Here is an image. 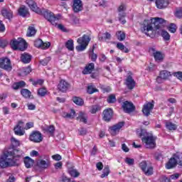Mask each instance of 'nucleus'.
<instances>
[{
  "label": "nucleus",
  "instance_id": "obj_1",
  "mask_svg": "<svg viewBox=\"0 0 182 182\" xmlns=\"http://www.w3.org/2000/svg\"><path fill=\"white\" fill-rule=\"evenodd\" d=\"M21 159H22V151H14V156L9 154V152H8L1 157L0 167L1 168H6L9 166H19L21 164Z\"/></svg>",
  "mask_w": 182,
  "mask_h": 182
},
{
  "label": "nucleus",
  "instance_id": "obj_2",
  "mask_svg": "<svg viewBox=\"0 0 182 182\" xmlns=\"http://www.w3.org/2000/svg\"><path fill=\"white\" fill-rule=\"evenodd\" d=\"M153 19L155 20L154 23V25H156V26H159V25H164V23H166V20L159 17L151 18L150 20H145L143 22L142 26L141 27V32H143V33H145V35L149 36V32H152Z\"/></svg>",
  "mask_w": 182,
  "mask_h": 182
},
{
  "label": "nucleus",
  "instance_id": "obj_3",
  "mask_svg": "<svg viewBox=\"0 0 182 182\" xmlns=\"http://www.w3.org/2000/svg\"><path fill=\"white\" fill-rule=\"evenodd\" d=\"M139 137L141 138V141L145 144L146 149H156V136L153 134L147 133L144 129L141 130L140 133H138Z\"/></svg>",
  "mask_w": 182,
  "mask_h": 182
},
{
  "label": "nucleus",
  "instance_id": "obj_4",
  "mask_svg": "<svg viewBox=\"0 0 182 182\" xmlns=\"http://www.w3.org/2000/svg\"><path fill=\"white\" fill-rule=\"evenodd\" d=\"M13 50H26L28 48V43L22 38H13L11 40L9 43Z\"/></svg>",
  "mask_w": 182,
  "mask_h": 182
},
{
  "label": "nucleus",
  "instance_id": "obj_5",
  "mask_svg": "<svg viewBox=\"0 0 182 182\" xmlns=\"http://www.w3.org/2000/svg\"><path fill=\"white\" fill-rule=\"evenodd\" d=\"M77 42L79 45L76 46V50L77 52H83L87 48L89 42H90V37L84 34L82 37L77 38Z\"/></svg>",
  "mask_w": 182,
  "mask_h": 182
},
{
  "label": "nucleus",
  "instance_id": "obj_6",
  "mask_svg": "<svg viewBox=\"0 0 182 182\" xmlns=\"http://www.w3.org/2000/svg\"><path fill=\"white\" fill-rule=\"evenodd\" d=\"M43 15L44 18L53 25V26H56L58 25V21H59V18H58L56 16H55V14L48 10V9H43V11L41 10V13L38 14L39 15Z\"/></svg>",
  "mask_w": 182,
  "mask_h": 182
},
{
  "label": "nucleus",
  "instance_id": "obj_7",
  "mask_svg": "<svg viewBox=\"0 0 182 182\" xmlns=\"http://www.w3.org/2000/svg\"><path fill=\"white\" fill-rule=\"evenodd\" d=\"M139 168L145 176H153V166H151V164L147 163L146 161H142L139 164Z\"/></svg>",
  "mask_w": 182,
  "mask_h": 182
},
{
  "label": "nucleus",
  "instance_id": "obj_8",
  "mask_svg": "<svg viewBox=\"0 0 182 182\" xmlns=\"http://www.w3.org/2000/svg\"><path fill=\"white\" fill-rule=\"evenodd\" d=\"M0 68L7 72L12 70V65H11V60L6 57L0 58Z\"/></svg>",
  "mask_w": 182,
  "mask_h": 182
},
{
  "label": "nucleus",
  "instance_id": "obj_9",
  "mask_svg": "<svg viewBox=\"0 0 182 182\" xmlns=\"http://www.w3.org/2000/svg\"><path fill=\"white\" fill-rule=\"evenodd\" d=\"M29 140L33 143H41L43 140L42 133L39 131L33 132L29 136Z\"/></svg>",
  "mask_w": 182,
  "mask_h": 182
},
{
  "label": "nucleus",
  "instance_id": "obj_10",
  "mask_svg": "<svg viewBox=\"0 0 182 182\" xmlns=\"http://www.w3.org/2000/svg\"><path fill=\"white\" fill-rule=\"evenodd\" d=\"M23 122L20 120L14 128V132L16 136H23L25 134V127H23Z\"/></svg>",
  "mask_w": 182,
  "mask_h": 182
},
{
  "label": "nucleus",
  "instance_id": "obj_11",
  "mask_svg": "<svg viewBox=\"0 0 182 182\" xmlns=\"http://www.w3.org/2000/svg\"><path fill=\"white\" fill-rule=\"evenodd\" d=\"M72 8L75 14L83 11V3L82 2V0H73Z\"/></svg>",
  "mask_w": 182,
  "mask_h": 182
},
{
  "label": "nucleus",
  "instance_id": "obj_12",
  "mask_svg": "<svg viewBox=\"0 0 182 182\" xmlns=\"http://www.w3.org/2000/svg\"><path fill=\"white\" fill-rule=\"evenodd\" d=\"M123 126H124V122H121L109 127V132L112 136H116V134H117L120 132V129H122Z\"/></svg>",
  "mask_w": 182,
  "mask_h": 182
},
{
  "label": "nucleus",
  "instance_id": "obj_13",
  "mask_svg": "<svg viewBox=\"0 0 182 182\" xmlns=\"http://www.w3.org/2000/svg\"><path fill=\"white\" fill-rule=\"evenodd\" d=\"M122 109L125 113H132V112H134L136 107L133 103L125 101L122 103Z\"/></svg>",
  "mask_w": 182,
  "mask_h": 182
},
{
  "label": "nucleus",
  "instance_id": "obj_14",
  "mask_svg": "<svg viewBox=\"0 0 182 182\" xmlns=\"http://www.w3.org/2000/svg\"><path fill=\"white\" fill-rule=\"evenodd\" d=\"M102 115V119L105 122H110L113 117V109L112 108L105 109Z\"/></svg>",
  "mask_w": 182,
  "mask_h": 182
},
{
  "label": "nucleus",
  "instance_id": "obj_15",
  "mask_svg": "<svg viewBox=\"0 0 182 182\" xmlns=\"http://www.w3.org/2000/svg\"><path fill=\"white\" fill-rule=\"evenodd\" d=\"M34 46L36 48H41V49H48L50 47V43L46 42L44 43L42 39H37L34 41Z\"/></svg>",
  "mask_w": 182,
  "mask_h": 182
},
{
  "label": "nucleus",
  "instance_id": "obj_16",
  "mask_svg": "<svg viewBox=\"0 0 182 182\" xmlns=\"http://www.w3.org/2000/svg\"><path fill=\"white\" fill-rule=\"evenodd\" d=\"M37 166L39 168L46 169L50 166V161H49V156H46V160L41 159L37 162Z\"/></svg>",
  "mask_w": 182,
  "mask_h": 182
},
{
  "label": "nucleus",
  "instance_id": "obj_17",
  "mask_svg": "<svg viewBox=\"0 0 182 182\" xmlns=\"http://www.w3.org/2000/svg\"><path fill=\"white\" fill-rule=\"evenodd\" d=\"M26 2L31 11L36 12V14H41V9L38 7V5L33 0H26Z\"/></svg>",
  "mask_w": 182,
  "mask_h": 182
},
{
  "label": "nucleus",
  "instance_id": "obj_18",
  "mask_svg": "<svg viewBox=\"0 0 182 182\" xmlns=\"http://www.w3.org/2000/svg\"><path fill=\"white\" fill-rule=\"evenodd\" d=\"M69 87H70V85L64 80H61L58 85V90H60V92H63V93H65Z\"/></svg>",
  "mask_w": 182,
  "mask_h": 182
},
{
  "label": "nucleus",
  "instance_id": "obj_19",
  "mask_svg": "<svg viewBox=\"0 0 182 182\" xmlns=\"http://www.w3.org/2000/svg\"><path fill=\"white\" fill-rule=\"evenodd\" d=\"M2 16L5 18V19H9V21H11L12 18H14V12L11 11V9L3 8L1 11Z\"/></svg>",
  "mask_w": 182,
  "mask_h": 182
},
{
  "label": "nucleus",
  "instance_id": "obj_20",
  "mask_svg": "<svg viewBox=\"0 0 182 182\" xmlns=\"http://www.w3.org/2000/svg\"><path fill=\"white\" fill-rule=\"evenodd\" d=\"M154 107V105L151 102H148L146 105H144L142 109V112L144 116H146V117L150 116V112L153 110Z\"/></svg>",
  "mask_w": 182,
  "mask_h": 182
},
{
  "label": "nucleus",
  "instance_id": "obj_21",
  "mask_svg": "<svg viewBox=\"0 0 182 182\" xmlns=\"http://www.w3.org/2000/svg\"><path fill=\"white\" fill-rule=\"evenodd\" d=\"M125 85L129 90H132L136 87V81H134L132 75H128L126 79Z\"/></svg>",
  "mask_w": 182,
  "mask_h": 182
},
{
  "label": "nucleus",
  "instance_id": "obj_22",
  "mask_svg": "<svg viewBox=\"0 0 182 182\" xmlns=\"http://www.w3.org/2000/svg\"><path fill=\"white\" fill-rule=\"evenodd\" d=\"M20 59L23 63H31V60H32V55L28 53H23L21 55Z\"/></svg>",
  "mask_w": 182,
  "mask_h": 182
},
{
  "label": "nucleus",
  "instance_id": "obj_23",
  "mask_svg": "<svg viewBox=\"0 0 182 182\" xmlns=\"http://www.w3.org/2000/svg\"><path fill=\"white\" fill-rule=\"evenodd\" d=\"M156 6L159 9H164L168 6V0H156Z\"/></svg>",
  "mask_w": 182,
  "mask_h": 182
},
{
  "label": "nucleus",
  "instance_id": "obj_24",
  "mask_svg": "<svg viewBox=\"0 0 182 182\" xmlns=\"http://www.w3.org/2000/svg\"><path fill=\"white\" fill-rule=\"evenodd\" d=\"M95 70V63H91L85 66L82 70L83 75H90Z\"/></svg>",
  "mask_w": 182,
  "mask_h": 182
},
{
  "label": "nucleus",
  "instance_id": "obj_25",
  "mask_svg": "<svg viewBox=\"0 0 182 182\" xmlns=\"http://www.w3.org/2000/svg\"><path fill=\"white\" fill-rule=\"evenodd\" d=\"M151 50L153 52L155 60L158 62H161V60H163V54L160 51H156L154 48H151Z\"/></svg>",
  "mask_w": 182,
  "mask_h": 182
},
{
  "label": "nucleus",
  "instance_id": "obj_26",
  "mask_svg": "<svg viewBox=\"0 0 182 182\" xmlns=\"http://www.w3.org/2000/svg\"><path fill=\"white\" fill-rule=\"evenodd\" d=\"M177 161H176V158L172 157L169 159V161L166 164V167L168 170H170V168H174L176 166H177Z\"/></svg>",
  "mask_w": 182,
  "mask_h": 182
},
{
  "label": "nucleus",
  "instance_id": "obj_27",
  "mask_svg": "<svg viewBox=\"0 0 182 182\" xmlns=\"http://www.w3.org/2000/svg\"><path fill=\"white\" fill-rule=\"evenodd\" d=\"M21 95H22L23 97H25V99H33V96H32V93L28 89H21Z\"/></svg>",
  "mask_w": 182,
  "mask_h": 182
},
{
  "label": "nucleus",
  "instance_id": "obj_28",
  "mask_svg": "<svg viewBox=\"0 0 182 182\" xmlns=\"http://www.w3.org/2000/svg\"><path fill=\"white\" fill-rule=\"evenodd\" d=\"M24 164L26 167V168H31V167H32V166H33V164L35 163V161L32 159H31V157L29 156H26L24 158Z\"/></svg>",
  "mask_w": 182,
  "mask_h": 182
},
{
  "label": "nucleus",
  "instance_id": "obj_29",
  "mask_svg": "<svg viewBox=\"0 0 182 182\" xmlns=\"http://www.w3.org/2000/svg\"><path fill=\"white\" fill-rule=\"evenodd\" d=\"M77 120H80V122H82V123H87V114L80 112L78 117H77Z\"/></svg>",
  "mask_w": 182,
  "mask_h": 182
},
{
  "label": "nucleus",
  "instance_id": "obj_30",
  "mask_svg": "<svg viewBox=\"0 0 182 182\" xmlns=\"http://www.w3.org/2000/svg\"><path fill=\"white\" fill-rule=\"evenodd\" d=\"M28 14L29 11L25 6H22L19 8L18 15H20V16H23V18H25V16H26V15H28Z\"/></svg>",
  "mask_w": 182,
  "mask_h": 182
},
{
  "label": "nucleus",
  "instance_id": "obj_31",
  "mask_svg": "<svg viewBox=\"0 0 182 182\" xmlns=\"http://www.w3.org/2000/svg\"><path fill=\"white\" fill-rule=\"evenodd\" d=\"M75 114H76V112H75L74 109H71L70 113L63 112L62 116L64 119H73V117H75Z\"/></svg>",
  "mask_w": 182,
  "mask_h": 182
},
{
  "label": "nucleus",
  "instance_id": "obj_32",
  "mask_svg": "<svg viewBox=\"0 0 182 182\" xmlns=\"http://www.w3.org/2000/svg\"><path fill=\"white\" fill-rule=\"evenodd\" d=\"M68 173L71 177H74V178H76L77 177H79L80 176V173L77 171V170L73 168H70L68 169Z\"/></svg>",
  "mask_w": 182,
  "mask_h": 182
},
{
  "label": "nucleus",
  "instance_id": "obj_33",
  "mask_svg": "<svg viewBox=\"0 0 182 182\" xmlns=\"http://www.w3.org/2000/svg\"><path fill=\"white\" fill-rule=\"evenodd\" d=\"M73 102L75 103L77 106H83L85 103L83 100L79 97H73Z\"/></svg>",
  "mask_w": 182,
  "mask_h": 182
},
{
  "label": "nucleus",
  "instance_id": "obj_34",
  "mask_svg": "<svg viewBox=\"0 0 182 182\" xmlns=\"http://www.w3.org/2000/svg\"><path fill=\"white\" fill-rule=\"evenodd\" d=\"M110 38H112V35H110L109 32H106L103 33L102 36L99 35V41H105L109 40Z\"/></svg>",
  "mask_w": 182,
  "mask_h": 182
},
{
  "label": "nucleus",
  "instance_id": "obj_35",
  "mask_svg": "<svg viewBox=\"0 0 182 182\" xmlns=\"http://www.w3.org/2000/svg\"><path fill=\"white\" fill-rule=\"evenodd\" d=\"M36 34V29H35V27L30 26L28 28L26 36H35Z\"/></svg>",
  "mask_w": 182,
  "mask_h": 182
},
{
  "label": "nucleus",
  "instance_id": "obj_36",
  "mask_svg": "<svg viewBox=\"0 0 182 182\" xmlns=\"http://www.w3.org/2000/svg\"><path fill=\"white\" fill-rule=\"evenodd\" d=\"M159 76L164 79V80H166V79H168V77L171 76L170 72L167 70H162L160 72Z\"/></svg>",
  "mask_w": 182,
  "mask_h": 182
},
{
  "label": "nucleus",
  "instance_id": "obj_37",
  "mask_svg": "<svg viewBox=\"0 0 182 182\" xmlns=\"http://www.w3.org/2000/svg\"><path fill=\"white\" fill-rule=\"evenodd\" d=\"M173 157L178 166H182V153H177Z\"/></svg>",
  "mask_w": 182,
  "mask_h": 182
},
{
  "label": "nucleus",
  "instance_id": "obj_38",
  "mask_svg": "<svg viewBox=\"0 0 182 182\" xmlns=\"http://www.w3.org/2000/svg\"><path fill=\"white\" fill-rule=\"evenodd\" d=\"M117 48L119 49V50H122V52H124V53H129V48H126L124 45H123L122 43H118L117 44Z\"/></svg>",
  "mask_w": 182,
  "mask_h": 182
},
{
  "label": "nucleus",
  "instance_id": "obj_39",
  "mask_svg": "<svg viewBox=\"0 0 182 182\" xmlns=\"http://www.w3.org/2000/svg\"><path fill=\"white\" fill-rule=\"evenodd\" d=\"M165 125L168 130H176L177 129V125L170 122H166Z\"/></svg>",
  "mask_w": 182,
  "mask_h": 182
},
{
  "label": "nucleus",
  "instance_id": "obj_40",
  "mask_svg": "<svg viewBox=\"0 0 182 182\" xmlns=\"http://www.w3.org/2000/svg\"><path fill=\"white\" fill-rule=\"evenodd\" d=\"M107 103H109V104L116 103L117 102L116 95L114 94L109 95L107 99Z\"/></svg>",
  "mask_w": 182,
  "mask_h": 182
},
{
  "label": "nucleus",
  "instance_id": "obj_41",
  "mask_svg": "<svg viewBox=\"0 0 182 182\" xmlns=\"http://www.w3.org/2000/svg\"><path fill=\"white\" fill-rule=\"evenodd\" d=\"M110 173V169L109 168V166H107L104 168L102 174L101 175V178H105V177H107Z\"/></svg>",
  "mask_w": 182,
  "mask_h": 182
},
{
  "label": "nucleus",
  "instance_id": "obj_42",
  "mask_svg": "<svg viewBox=\"0 0 182 182\" xmlns=\"http://www.w3.org/2000/svg\"><path fill=\"white\" fill-rule=\"evenodd\" d=\"M65 47L68 50H73L75 47H73V40H68L65 43Z\"/></svg>",
  "mask_w": 182,
  "mask_h": 182
},
{
  "label": "nucleus",
  "instance_id": "obj_43",
  "mask_svg": "<svg viewBox=\"0 0 182 182\" xmlns=\"http://www.w3.org/2000/svg\"><path fill=\"white\" fill-rule=\"evenodd\" d=\"M95 48H96L95 46H92V48L90 50V52L91 54V60L92 62H96V60L97 59V54H95Z\"/></svg>",
  "mask_w": 182,
  "mask_h": 182
},
{
  "label": "nucleus",
  "instance_id": "obj_44",
  "mask_svg": "<svg viewBox=\"0 0 182 182\" xmlns=\"http://www.w3.org/2000/svg\"><path fill=\"white\" fill-rule=\"evenodd\" d=\"M117 36L118 41H124V39H126V33H124V32L119 31L117 33Z\"/></svg>",
  "mask_w": 182,
  "mask_h": 182
},
{
  "label": "nucleus",
  "instance_id": "obj_45",
  "mask_svg": "<svg viewBox=\"0 0 182 182\" xmlns=\"http://www.w3.org/2000/svg\"><path fill=\"white\" fill-rule=\"evenodd\" d=\"M100 105H92L91 107L90 113L92 114H95L97 112H99L100 110Z\"/></svg>",
  "mask_w": 182,
  "mask_h": 182
},
{
  "label": "nucleus",
  "instance_id": "obj_46",
  "mask_svg": "<svg viewBox=\"0 0 182 182\" xmlns=\"http://www.w3.org/2000/svg\"><path fill=\"white\" fill-rule=\"evenodd\" d=\"M51 59L52 58L50 57H47V58L40 60V63L43 66H46L48 65V63H49V62H50Z\"/></svg>",
  "mask_w": 182,
  "mask_h": 182
},
{
  "label": "nucleus",
  "instance_id": "obj_47",
  "mask_svg": "<svg viewBox=\"0 0 182 182\" xmlns=\"http://www.w3.org/2000/svg\"><path fill=\"white\" fill-rule=\"evenodd\" d=\"M31 72H32V68H31V66H28L26 68H23L22 74L24 76H26V75H29Z\"/></svg>",
  "mask_w": 182,
  "mask_h": 182
},
{
  "label": "nucleus",
  "instance_id": "obj_48",
  "mask_svg": "<svg viewBox=\"0 0 182 182\" xmlns=\"http://www.w3.org/2000/svg\"><path fill=\"white\" fill-rule=\"evenodd\" d=\"M161 36L165 41H170V34L166 31H161Z\"/></svg>",
  "mask_w": 182,
  "mask_h": 182
},
{
  "label": "nucleus",
  "instance_id": "obj_49",
  "mask_svg": "<svg viewBox=\"0 0 182 182\" xmlns=\"http://www.w3.org/2000/svg\"><path fill=\"white\" fill-rule=\"evenodd\" d=\"M11 141L14 147H19L21 146V142L14 137L11 138Z\"/></svg>",
  "mask_w": 182,
  "mask_h": 182
},
{
  "label": "nucleus",
  "instance_id": "obj_50",
  "mask_svg": "<svg viewBox=\"0 0 182 182\" xmlns=\"http://www.w3.org/2000/svg\"><path fill=\"white\" fill-rule=\"evenodd\" d=\"M168 31L169 32H171V33H176V31H177V27L176 26V24L171 23L168 26Z\"/></svg>",
  "mask_w": 182,
  "mask_h": 182
},
{
  "label": "nucleus",
  "instance_id": "obj_51",
  "mask_svg": "<svg viewBox=\"0 0 182 182\" xmlns=\"http://www.w3.org/2000/svg\"><path fill=\"white\" fill-rule=\"evenodd\" d=\"M124 16H126V13L124 12L119 13V21L122 22V25H124V23H126V19H124Z\"/></svg>",
  "mask_w": 182,
  "mask_h": 182
},
{
  "label": "nucleus",
  "instance_id": "obj_52",
  "mask_svg": "<svg viewBox=\"0 0 182 182\" xmlns=\"http://www.w3.org/2000/svg\"><path fill=\"white\" fill-rule=\"evenodd\" d=\"M97 89L93 87V86L90 85L87 87V93H89V95H93V93L97 92Z\"/></svg>",
  "mask_w": 182,
  "mask_h": 182
},
{
  "label": "nucleus",
  "instance_id": "obj_53",
  "mask_svg": "<svg viewBox=\"0 0 182 182\" xmlns=\"http://www.w3.org/2000/svg\"><path fill=\"white\" fill-rule=\"evenodd\" d=\"M124 162L128 164V166H133L134 164V159H131L129 157H127L124 159Z\"/></svg>",
  "mask_w": 182,
  "mask_h": 182
},
{
  "label": "nucleus",
  "instance_id": "obj_54",
  "mask_svg": "<svg viewBox=\"0 0 182 182\" xmlns=\"http://www.w3.org/2000/svg\"><path fill=\"white\" fill-rule=\"evenodd\" d=\"M47 132H48L50 136H53V134H55V127L53 125H50L47 128Z\"/></svg>",
  "mask_w": 182,
  "mask_h": 182
},
{
  "label": "nucleus",
  "instance_id": "obj_55",
  "mask_svg": "<svg viewBox=\"0 0 182 182\" xmlns=\"http://www.w3.org/2000/svg\"><path fill=\"white\" fill-rule=\"evenodd\" d=\"M46 89L45 88H41L38 90V96H41V97H43L46 95Z\"/></svg>",
  "mask_w": 182,
  "mask_h": 182
},
{
  "label": "nucleus",
  "instance_id": "obj_56",
  "mask_svg": "<svg viewBox=\"0 0 182 182\" xmlns=\"http://www.w3.org/2000/svg\"><path fill=\"white\" fill-rule=\"evenodd\" d=\"M56 26L60 29V31H62V32H68V29H66V27L63 24H57Z\"/></svg>",
  "mask_w": 182,
  "mask_h": 182
},
{
  "label": "nucleus",
  "instance_id": "obj_57",
  "mask_svg": "<svg viewBox=\"0 0 182 182\" xmlns=\"http://www.w3.org/2000/svg\"><path fill=\"white\" fill-rule=\"evenodd\" d=\"M52 159L55 160V161H60V160H62V156L60 154H55L52 156Z\"/></svg>",
  "mask_w": 182,
  "mask_h": 182
},
{
  "label": "nucleus",
  "instance_id": "obj_58",
  "mask_svg": "<svg viewBox=\"0 0 182 182\" xmlns=\"http://www.w3.org/2000/svg\"><path fill=\"white\" fill-rule=\"evenodd\" d=\"M8 45V41L6 40H0V48H6Z\"/></svg>",
  "mask_w": 182,
  "mask_h": 182
},
{
  "label": "nucleus",
  "instance_id": "obj_59",
  "mask_svg": "<svg viewBox=\"0 0 182 182\" xmlns=\"http://www.w3.org/2000/svg\"><path fill=\"white\" fill-rule=\"evenodd\" d=\"M27 107L28 110H35L36 109V105L32 104V103H28Z\"/></svg>",
  "mask_w": 182,
  "mask_h": 182
},
{
  "label": "nucleus",
  "instance_id": "obj_60",
  "mask_svg": "<svg viewBox=\"0 0 182 182\" xmlns=\"http://www.w3.org/2000/svg\"><path fill=\"white\" fill-rule=\"evenodd\" d=\"M32 127H33V122H27L26 124V127H24V129L26 130H29V129H32Z\"/></svg>",
  "mask_w": 182,
  "mask_h": 182
},
{
  "label": "nucleus",
  "instance_id": "obj_61",
  "mask_svg": "<svg viewBox=\"0 0 182 182\" xmlns=\"http://www.w3.org/2000/svg\"><path fill=\"white\" fill-rule=\"evenodd\" d=\"M180 176H181L180 173H173L170 176V178H171V180H177Z\"/></svg>",
  "mask_w": 182,
  "mask_h": 182
},
{
  "label": "nucleus",
  "instance_id": "obj_62",
  "mask_svg": "<svg viewBox=\"0 0 182 182\" xmlns=\"http://www.w3.org/2000/svg\"><path fill=\"white\" fill-rule=\"evenodd\" d=\"M96 167L97 168V170H99L100 171L103 170V164L102 162H98L96 164Z\"/></svg>",
  "mask_w": 182,
  "mask_h": 182
},
{
  "label": "nucleus",
  "instance_id": "obj_63",
  "mask_svg": "<svg viewBox=\"0 0 182 182\" xmlns=\"http://www.w3.org/2000/svg\"><path fill=\"white\" fill-rule=\"evenodd\" d=\"M62 166H63L62 162H57L54 164L55 168H56V170H58V168H62Z\"/></svg>",
  "mask_w": 182,
  "mask_h": 182
},
{
  "label": "nucleus",
  "instance_id": "obj_64",
  "mask_svg": "<svg viewBox=\"0 0 182 182\" xmlns=\"http://www.w3.org/2000/svg\"><path fill=\"white\" fill-rule=\"evenodd\" d=\"M176 16L177 18H182V8L176 11Z\"/></svg>",
  "mask_w": 182,
  "mask_h": 182
}]
</instances>
